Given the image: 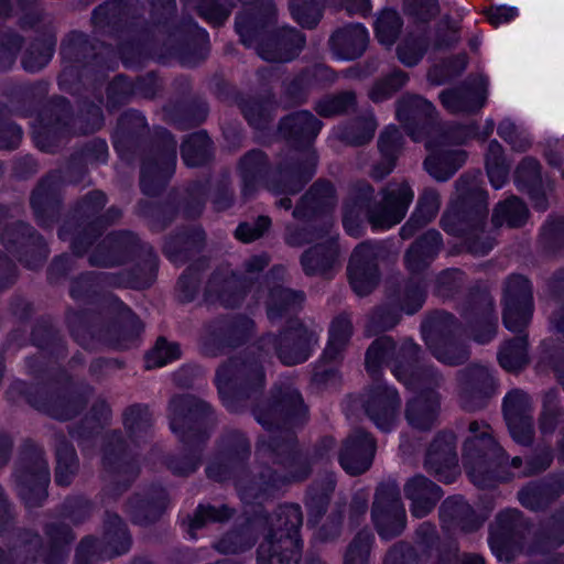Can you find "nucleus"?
Returning <instances> with one entry per match:
<instances>
[{
    "mask_svg": "<svg viewBox=\"0 0 564 564\" xmlns=\"http://www.w3.org/2000/svg\"><path fill=\"white\" fill-rule=\"evenodd\" d=\"M400 404L397 390L382 382L370 387L362 401L366 415L382 432H390L393 427Z\"/></svg>",
    "mask_w": 564,
    "mask_h": 564,
    "instance_id": "obj_36",
    "label": "nucleus"
},
{
    "mask_svg": "<svg viewBox=\"0 0 564 564\" xmlns=\"http://www.w3.org/2000/svg\"><path fill=\"white\" fill-rule=\"evenodd\" d=\"M108 202L107 195L100 189L88 192L79 198L58 229V238L73 241L84 232H91L90 224L99 217Z\"/></svg>",
    "mask_w": 564,
    "mask_h": 564,
    "instance_id": "obj_29",
    "label": "nucleus"
},
{
    "mask_svg": "<svg viewBox=\"0 0 564 564\" xmlns=\"http://www.w3.org/2000/svg\"><path fill=\"white\" fill-rule=\"evenodd\" d=\"M254 322L246 315H223L204 324L198 350L208 358H217L226 349H236L245 345L252 335Z\"/></svg>",
    "mask_w": 564,
    "mask_h": 564,
    "instance_id": "obj_19",
    "label": "nucleus"
},
{
    "mask_svg": "<svg viewBox=\"0 0 564 564\" xmlns=\"http://www.w3.org/2000/svg\"><path fill=\"white\" fill-rule=\"evenodd\" d=\"M238 107L252 128L264 130L273 120L274 99L273 96H249L237 99Z\"/></svg>",
    "mask_w": 564,
    "mask_h": 564,
    "instance_id": "obj_58",
    "label": "nucleus"
},
{
    "mask_svg": "<svg viewBox=\"0 0 564 564\" xmlns=\"http://www.w3.org/2000/svg\"><path fill=\"white\" fill-rule=\"evenodd\" d=\"M338 254V243L335 237L330 236L325 241L306 249L300 258V263L308 276L325 275L334 268Z\"/></svg>",
    "mask_w": 564,
    "mask_h": 564,
    "instance_id": "obj_48",
    "label": "nucleus"
},
{
    "mask_svg": "<svg viewBox=\"0 0 564 564\" xmlns=\"http://www.w3.org/2000/svg\"><path fill=\"white\" fill-rule=\"evenodd\" d=\"M404 138L400 129L390 124L379 134L377 148L380 153V160L372 165L370 176L375 181H382L397 166L398 159L402 152Z\"/></svg>",
    "mask_w": 564,
    "mask_h": 564,
    "instance_id": "obj_45",
    "label": "nucleus"
},
{
    "mask_svg": "<svg viewBox=\"0 0 564 564\" xmlns=\"http://www.w3.org/2000/svg\"><path fill=\"white\" fill-rule=\"evenodd\" d=\"M142 17L143 8L139 0H108L93 10L91 24L100 35L121 39L127 34L128 39L118 43L117 48L121 56V44L132 42L137 45Z\"/></svg>",
    "mask_w": 564,
    "mask_h": 564,
    "instance_id": "obj_18",
    "label": "nucleus"
},
{
    "mask_svg": "<svg viewBox=\"0 0 564 564\" xmlns=\"http://www.w3.org/2000/svg\"><path fill=\"white\" fill-rule=\"evenodd\" d=\"M30 206L36 224L51 229L62 214V194L59 172H50L43 176L31 193Z\"/></svg>",
    "mask_w": 564,
    "mask_h": 564,
    "instance_id": "obj_25",
    "label": "nucleus"
},
{
    "mask_svg": "<svg viewBox=\"0 0 564 564\" xmlns=\"http://www.w3.org/2000/svg\"><path fill=\"white\" fill-rule=\"evenodd\" d=\"M94 388L86 382L75 384L70 377L64 380H47L39 384H28L17 380L6 391V398L13 404L25 402L39 412L58 421L77 416L87 405Z\"/></svg>",
    "mask_w": 564,
    "mask_h": 564,
    "instance_id": "obj_9",
    "label": "nucleus"
},
{
    "mask_svg": "<svg viewBox=\"0 0 564 564\" xmlns=\"http://www.w3.org/2000/svg\"><path fill=\"white\" fill-rule=\"evenodd\" d=\"M377 127L373 115L358 116L339 128L338 139L350 147H362L373 139Z\"/></svg>",
    "mask_w": 564,
    "mask_h": 564,
    "instance_id": "obj_63",
    "label": "nucleus"
},
{
    "mask_svg": "<svg viewBox=\"0 0 564 564\" xmlns=\"http://www.w3.org/2000/svg\"><path fill=\"white\" fill-rule=\"evenodd\" d=\"M54 440V480L59 487H68L79 471V458L74 445L63 432H55Z\"/></svg>",
    "mask_w": 564,
    "mask_h": 564,
    "instance_id": "obj_49",
    "label": "nucleus"
},
{
    "mask_svg": "<svg viewBox=\"0 0 564 564\" xmlns=\"http://www.w3.org/2000/svg\"><path fill=\"white\" fill-rule=\"evenodd\" d=\"M408 279L403 288L398 283L386 286L387 303L377 306L366 325L368 336L387 332L399 324L401 312L412 315L423 303V237H416L403 256Z\"/></svg>",
    "mask_w": 564,
    "mask_h": 564,
    "instance_id": "obj_8",
    "label": "nucleus"
},
{
    "mask_svg": "<svg viewBox=\"0 0 564 564\" xmlns=\"http://www.w3.org/2000/svg\"><path fill=\"white\" fill-rule=\"evenodd\" d=\"M61 55L68 64L58 76L61 88L73 91L78 83L102 80L112 68L116 50L111 44L91 40L82 31H70L61 43Z\"/></svg>",
    "mask_w": 564,
    "mask_h": 564,
    "instance_id": "obj_10",
    "label": "nucleus"
},
{
    "mask_svg": "<svg viewBox=\"0 0 564 564\" xmlns=\"http://www.w3.org/2000/svg\"><path fill=\"white\" fill-rule=\"evenodd\" d=\"M50 113H39L37 124L33 128V141L43 152L55 153L69 133V127L54 124L50 121Z\"/></svg>",
    "mask_w": 564,
    "mask_h": 564,
    "instance_id": "obj_62",
    "label": "nucleus"
},
{
    "mask_svg": "<svg viewBox=\"0 0 564 564\" xmlns=\"http://www.w3.org/2000/svg\"><path fill=\"white\" fill-rule=\"evenodd\" d=\"M503 412L512 438L519 444H529L533 436L529 395L521 390L511 391L505 398Z\"/></svg>",
    "mask_w": 564,
    "mask_h": 564,
    "instance_id": "obj_41",
    "label": "nucleus"
},
{
    "mask_svg": "<svg viewBox=\"0 0 564 564\" xmlns=\"http://www.w3.org/2000/svg\"><path fill=\"white\" fill-rule=\"evenodd\" d=\"M395 118L413 141L423 140V97L403 94L395 102Z\"/></svg>",
    "mask_w": 564,
    "mask_h": 564,
    "instance_id": "obj_54",
    "label": "nucleus"
},
{
    "mask_svg": "<svg viewBox=\"0 0 564 564\" xmlns=\"http://www.w3.org/2000/svg\"><path fill=\"white\" fill-rule=\"evenodd\" d=\"M181 156L189 167H199L213 160L214 144L205 130L188 134L181 144Z\"/></svg>",
    "mask_w": 564,
    "mask_h": 564,
    "instance_id": "obj_59",
    "label": "nucleus"
},
{
    "mask_svg": "<svg viewBox=\"0 0 564 564\" xmlns=\"http://www.w3.org/2000/svg\"><path fill=\"white\" fill-rule=\"evenodd\" d=\"M381 199L371 184L358 181L351 184L343 204V225L352 237H359L366 220L373 230H387L406 216L414 193L408 181H390L380 191Z\"/></svg>",
    "mask_w": 564,
    "mask_h": 564,
    "instance_id": "obj_4",
    "label": "nucleus"
},
{
    "mask_svg": "<svg viewBox=\"0 0 564 564\" xmlns=\"http://www.w3.org/2000/svg\"><path fill=\"white\" fill-rule=\"evenodd\" d=\"M169 505L166 490L160 485H151L143 492H135L124 505L131 521L139 525L156 522Z\"/></svg>",
    "mask_w": 564,
    "mask_h": 564,
    "instance_id": "obj_39",
    "label": "nucleus"
},
{
    "mask_svg": "<svg viewBox=\"0 0 564 564\" xmlns=\"http://www.w3.org/2000/svg\"><path fill=\"white\" fill-rule=\"evenodd\" d=\"M303 541L263 540L257 549V564H300Z\"/></svg>",
    "mask_w": 564,
    "mask_h": 564,
    "instance_id": "obj_52",
    "label": "nucleus"
},
{
    "mask_svg": "<svg viewBox=\"0 0 564 564\" xmlns=\"http://www.w3.org/2000/svg\"><path fill=\"white\" fill-rule=\"evenodd\" d=\"M253 516L260 533L267 531L263 540L292 539L294 541H302L303 513L299 505H281L271 514L263 507H259V510H253Z\"/></svg>",
    "mask_w": 564,
    "mask_h": 564,
    "instance_id": "obj_27",
    "label": "nucleus"
},
{
    "mask_svg": "<svg viewBox=\"0 0 564 564\" xmlns=\"http://www.w3.org/2000/svg\"><path fill=\"white\" fill-rule=\"evenodd\" d=\"M150 23H144L138 34V43L120 45L121 59L127 66L140 64L152 56L165 62L177 59L183 66L193 67L208 53V34L192 18L176 20V0H147Z\"/></svg>",
    "mask_w": 564,
    "mask_h": 564,
    "instance_id": "obj_2",
    "label": "nucleus"
},
{
    "mask_svg": "<svg viewBox=\"0 0 564 564\" xmlns=\"http://www.w3.org/2000/svg\"><path fill=\"white\" fill-rule=\"evenodd\" d=\"M206 234L200 226L183 228L171 235L163 247V253L173 263L184 264L193 254L202 251Z\"/></svg>",
    "mask_w": 564,
    "mask_h": 564,
    "instance_id": "obj_46",
    "label": "nucleus"
},
{
    "mask_svg": "<svg viewBox=\"0 0 564 564\" xmlns=\"http://www.w3.org/2000/svg\"><path fill=\"white\" fill-rule=\"evenodd\" d=\"M121 217L122 210L117 206H110L108 209L101 213L99 217L90 224L91 232H84L73 241L72 251L74 256L77 258L84 257L98 240V238L102 236L104 231L108 227L116 225L121 219Z\"/></svg>",
    "mask_w": 564,
    "mask_h": 564,
    "instance_id": "obj_60",
    "label": "nucleus"
},
{
    "mask_svg": "<svg viewBox=\"0 0 564 564\" xmlns=\"http://www.w3.org/2000/svg\"><path fill=\"white\" fill-rule=\"evenodd\" d=\"M11 480L17 496L28 509L39 508L48 497L50 465L45 449L32 438H24L18 448Z\"/></svg>",
    "mask_w": 564,
    "mask_h": 564,
    "instance_id": "obj_13",
    "label": "nucleus"
},
{
    "mask_svg": "<svg viewBox=\"0 0 564 564\" xmlns=\"http://www.w3.org/2000/svg\"><path fill=\"white\" fill-rule=\"evenodd\" d=\"M336 476L328 473L325 476L315 479L306 490L305 507L307 509L308 520L317 524L326 514L333 494L336 488Z\"/></svg>",
    "mask_w": 564,
    "mask_h": 564,
    "instance_id": "obj_53",
    "label": "nucleus"
},
{
    "mask_svg": "<svg viewBox=\"0 0 564 564\" xmlns=\"http://www.w3.org/2000/svg\"><path fill=\"white\" fill-rule=\"evenodd\" d=\"M97 554L104 558H113L128 553L132 546V535L122 518L106 511L102 536L97 539Z\"/></svg>",
    "mask_w": 564,
    "mask_h": 564,
    "instance_id": "obj_42",
    "label": "nucleus"
},
{
    "mask_svg": "<svg viewBox=\"0 0 564 564\" xmlns=\"http://www.w3.org/2000/svg\"><path fill=\"white\" fill-rule=\"evenodd\" d=\"M166 416L182 444H207L215 424L209 403L191 393L174 394L167 402Z\"/></svg>",
    "mask_w": 564,
    "mask_h": 564,
    "instance_id": "obj_14",
    "label": "nucleus"
},
{
    "mask_svg": "<svg viewBox=\"0 0 564 564\" xmlns=\"http://www.w3.org/2000/svg\"><path fill=\"white\" fill-rule=\"evenodd\" d=\"M65 321L74 340L84 348L96 340L113 349H129L143 330L139 317L111 293L104 296L102 312L69 308Z\"/></svg>",
    "mask_w": 564,
    "mask_h": 564,
    "instance_id": "obj_5",
    "label": "nucleus"
},
{
    "mask_svg": "<svg viewBox=\"0 0 564 564\" xmlns=\"http://www.w3.org/2000/svg\"><path fill=\"white\" fill-rule=\"evenodd\" d=\"M121 416L124 432L135 446H141L153 437V415L148 404L128 405Z\"/></svg>",
    "mask_w": 564,
    "mask_h": 564,
    "instance_id": "obj_51",
    "label": "nucleus"
},
{
    "mask_svg": "<svg viewBox=\"0 0 564 564\" xmlns=\"http://www.w3.org/2000/svg\"><path fill=\"white\" fill-rule=\"evenodd\" d=\"M304 225L288 224L284 229V242L293 248H300L330 237L333 227L332 217H324L319 221L304 220Z\"/></svg>",
    "mask_w": 564,
    "mask_h": 564,
    "instance_id": "obj_56",
    "label": "nucleus"
},
{
    "mask_svg": "<svg viewBox=\"0 0 564 564\" xmlns=\"http://www.w3.org/2000/svg\"><path fill=\"white\" fill-rule=\"evenodd\" d=\"M137 260L129 271L143 275L151 270L153 282L156 279L159 259L153 248L141 242L139 237L129 230H116L106 235L88 254V264L95 268H115Z\"/></svg>",
    "mask_w": 564,
    "mask_h": 564,
    "instance_id": "obj_12",
    "label": "nucleus"
},
{
    "mask_svg": "<svg viewBox=\"0 0 564 564\" xmlns=\"http://www.w3.org/2000/svg\"><path fill=\"white\" fill-rule=\"evenodd\" d=\"M323 122L308 110H299L284 116L279 121V132L286 142L294 148L290 152H297L303 155L316 154L312 145L317 138ZM317 159V155H315Z\"/></svg>",
    "mask_w": 564,
    "mask_h": 564,
    "instance_id": "obj_30",
    "label": "nucleus"
},
{
    "mask_svg": "<svg viewBox=\"0 0 564 564\" xmlns=\"http://www.w3.org/2000/svg\"><path fill=\"white\" fill-rule=\"evenodd\" d=\"M252 414L269 433L258 437L256 457L282 469L281 488L308 479L314 464L310 454L300 448L295 429L307 423L310 411L294 382L289 379L274 382L268 397L253 405Z\"/></svg>",
    "mask_w": 564,
    "mask_h": 564,
    "instance_id": "obj_1",
    "label": "nucleus"
},
{
    "mask_svg": "<svg viewBox=\"0 0 564 564\" xmlns=\"http://www.w3.org/2000/svg\"><path fill=\"white\" fill-rule=\"evenodd\" d=\"M369 33L361 23H350L333 32L328 40L333 54L339 59L354 61L368 47Z\"/></svg>",
    "mask_w": 564,
    "mask_h": 564,
    "instance_id": "obj_44",
    "label": "nucleus"
},
{
    "mask_svg": "<svg viewBox=\"0 0 564 564\" xmlns=\"http://www.w3.org/2000/svg\"><path fill=\"white\" fill-rule=\"evenodd\" d=\"M153 284V273L135 275L134 271L95 272L86 271L69 281V296L80 303H93L106 288L144 290Z\"/></svg>",
    "mask_w": 564,
    "mask_h": 564,
    "instance_id": "obj_20",
    "label": "nucleus"
},
{
    "mask_svg": "<svg viewBox=\"0 0 564 564\" xmlns=\"http://www.w3.org/2000/svg\"><path fill=\"white\" fill-rule=\"evenodd\" d=\"M488 78L478 75L456 87L441 93L444 108L456 115H471L479 111L487 101Z\"/></svg>",
    "mask_w": 564,
    "mask_h": 564,
    "instance_id": "obj_34",
    "label": "nucleus"
},
{
    "mask_svg": "<svg viewBox=\"0 0 564 564\" xmlns=\"http://www.w3.org/2000/svg\"><path fill=\"white\" fill-rule=\"evenodd\" d=\"M503 323L513 333H521L528 325L533 311L531 285L522 275L508 279L503 293Z\"/></svg>",
    "mask_w": 564,
    "mask_h": 564,
    "instance_id": "obj_28",
    "label": "nucleus"
},
{
    "mask_svg": "<svg viewBox=\"0 0 564 564\" xmlns=\"http://www.w3.org/2000/svg\"><path fill=\"white\" fill-rule=\"evenodd\" d=\"M210 192V180H194L174 188L164 204L154 206L141 200L139 207L144 216L151 217L159 230L165 229L178 216L187 220L199 218L205 209Z\"/></svg>",
    "mask_w": 564,
    "mask_h": 564,
    "instance_id": "obj_16",
    "label": "nucleus"
},
{
    "mask_svg": "<svg viewBox=\"0 0 564 564\" xmlns=\"http://www.w3.org/2000/svg\"><path fill=\"white\" fill-rule=\"evenodd\" d=\"M420 346L405 339L398 347L395 357L391 358V370L395 378L408 389L420 390L423 386V369L420 362Z\"/></svg>",
    "mask_w": 564,
    "mask_h": 564,
    "instance_id": "obj_43",
    "label": "nucleus"
},
{
    "mask_svg": "<svg viewBox=\"0 0 564 564\" xmlns=\"http://www.w3.org/2000/svg\"><path fill=\"white\" fill-rule=\"evenodd\" d=\"M520 514L514 509L500 512L490 527L489 545L499 561L508 560L507 543L517 527Z\"/></svg>",
    "mask_w": 564,
    "mask_h": 564,
    "instance_id": "obj_61",
    "label": "nucleus"
},
{
    "mask_svg": "<svg viewBox=\"0 0 564 564\" xmlns=\"http://www.w3.org/2000/svg\"><path fill=\"white\" fill-rule=\"evenodd\" d=\"M0 241L9 253L30 270L41 268L50 254L44 237L32 225L22 220L7 225Z\"/></svg>",
    "mask_w": 564,
    "mask_h": 564,
    "instance_id": "obj_23",
    "label": "nucleus"
},
{
    "mask_svg": "<svg viewBox=\"0 0 564 564\" xmlns=\"http://www.w3.org/2000/svg\"><path fill=\"white\" fill-rule=\"evenodd\" d=\"M349 283L358 296L370 294L379 282V269L375 246L359 243L352 251L347 267Z\"/></svg>",
    "mask_w": 564,
    "mask_h": 564,
    "instance_id": "obj_35",
    "label": "nucleus"
},
{
    "mask_svg": "<svg viewBox=\"0 0 564 564\" xmlns=\"http://www.w3.org/2000/svg\"><path fill=\"white\" fill-rule=\"evenodd\" d=\"M113 145L128 161L140 155L141 192L147 196H159L176 167L177 142L173 134L164 128H158L150 138L145 117L135 109H129L118 119Z\"/></svg>",
    "mask_w": 564,
    "mask_h": 564,
    "instance_id": "obj_3",
    "label": "nucleus"
},
{
    "mask_svg": "<svg viewBox=\"0 0 564 564\" xmlns=\"http://www.w3.org/2000/svg\"><path fill=\"white\" fill-rule=\"evenodd\" d=\"M463 457L470 480L478 487H490L494 477L484 469V465L490 458L502 462L505 452L492 438L490 427L474 421L469 424V436L464 444Z\"/></svg>",
    "mask_w": 564,
    "mask_h": 564,
    "instance_id": "obj_21",
    "label": "nucleus"
},
{
    "mask_svg": "<svg viewBox=\"0 0 564 564\" xmlns=\"http://www.w3.org/2000/svg\"><path fill=\"white\" fill-rule=\"evenodd\" d=\"M251 455L249 438L240 431L225 433L218 444V451L206 467L209 479L223 482L237 477L246 467Z\"/></svg>",
    "mask_w": 564,
    "mask_h": 564,
    "instance_id": "obj_24",
    "label": "nucleus"
},
{
    "mask_svg": "<svg viewBox=\"0 0 564 564\" xmlns=\"http://www.w3.org/2000/svg\"><path fill=\"white\" fill-rule=\"evenodd\" d=\"M377 451L375 437L362 429H356L343 441L338 463L350 476H359L370 469Z\"/></svg>",
    "mask_w": 564,
    "mask_h": 564,
    "instance_id": "obj_32",
    "label": "nucleus"
},
{
    "mask_svg": "<svg viewBox=\"0 0 564 564\" xmlns=\"http://www.w3.org/2000/svg\"><path fill=\"white\" fill-rule=\"evenodd\" d=\"M260 534L256 518L248 516L243 522L227 531L214 545L223 554H239L249 551Z\"/></svg>",
    "mask_w": 564,
    "mask_h": 564,
    "instance_id": "obj_50",
    "label": "nucleus"
},
{
    "mask_svg": "<svg viewBox=\"0 0 564 564\" xmlns=\"http://www.w3.org/2000/svg\"><path fill=\"white\" fill-rule=\"evenodd\" d=\"M31 339L41 351L26 359L28 372L35 378H40L47 371L45 352L57 360L66 357L67 349L63 336L51 317H41L36 321L31 333Z\"/></svg>",
    "mask_w": 564,
    "mask_h": 564,
    "instance_id": "obj_26",
    "label": "nucleus"
},
{
    "mask_svg": "<svg viewBox=\"0 0 564 564\" xmlns=\"http://www.w3.org/2000/svg\"><path fill=\"white\" fill-rule=\"evenodd\" d=\"M304 300L303 291L274 285L270 289L265 301L267 316L271 322H278L288 314L300 310Z\"/></svg>",
    "mask_w": 564,
    "mask_h": 564,
    "instance_id": "obj_57",
    "label": "nucleus"
},
{
    "mask_svg": "<svg viewBox=\"0 0 564 564\" xmlns=\"http://www.w3.org/2000/svg\"><path fill=\"white\" fill-rule=\"evenodd\" d=\"M352 335V323L348 314L336 316L329 327L328 344L323 352V362L337 360Z\"/></svg>",
    "mask_w": 564,
    "mask_h": 564,
    "instance_id": "obj_64",
    "label": "nucleus"
},
{
    "mask_svg": "<svg viewBox=\"0 0 564 564\" xmlns=\"http://www.w3.org/2000/svg\"><path fill=\"white\" fill-rule=\"evenodd\" d=\"M242 180L241 194L249 199L256 193L261 181L265 180L269 191L275 194H297L312 180L316 172L314 153L303 155L297 152L286 153L270 173L268 155L260 149H252L239 160Z\"/></svg>",
    "mask_w": 564,
    "mask_h": 564,
    "instance_id": "obj_7",
    "label": "nucleus"
},
{
    "mask_svg": "<svg viewBox=\"0 0 564 564\" xmlns=\"http://www.w3.org/2000/svg\"><path fill=\"white\" fill-rule=\"evenodd\" d=\"M267 361L256 341L218 365L214 383L227 408L234 409L235 402L246 401L262 393L267 383L263 366Z\"/></svg>",
    "mask_w": 564,
    "mask_h": 564,
    "instance_id": "obj_11",
    "label": "nucleus"
},
{
    "mask_svg": "<svg viewBox=\"0 0 564 564\" xmlns=\"http://www.w3.org/2000/svg\"><path fill=\"white\" fill-rule=\"evenodd\" d=\"M101 465L107 474L104 494L115 500L127 492L140 476L139 455L129 448L121 430H111L105 434Z\"/></svg>",
    "mask_w": 564,
    "mask_h": 564,
    "instance_id": "obj_15",
    "label": "nucleus"
},
{
    "mask_svg": "<svg viewBox=\"0 0 564 564\" xmlns=\"http://www.w3.org/2000/svg\"><path fill=\"white\" fill-rule=\"evenodd\" d=\"M279 473L268 465L258 466L256 470L243 467L237 477L236 488L240 499L247 505H257L254 510L262 507V502L274 497L281 489Z\"/></svg>",
    "mask_w": 564,
    "mask_h": 564,
    "instance_id": "obj_31",
    "label": "nucleus"
},
{
    "mask_svg": "<svg viewBox=\"0 0 564 564\" xmlns=\"http://www.w3.org/2000/svg\"><path fill=\"white\" fill-rule=\"evenodd\" d=\"M251 284V279L239 275L228 268H218L206 284L205 297L209 302H218L226 308H235L242 303Z\"/></svg>",
    "mask_w": 564,
    "mask_h": 564,
    "instance_id": "obj_33",
    "label": "nucleus"
},
{
    "mask_svg": "<svg viewBox=\"0 0 564 564\" xmlns=\"http://www.w3.org/2000/svg\"><path fill=\"white\" fill-rule=\"evenodd\" d=\"M169 122L180 130H188L200 126L208 117L209 107L199 96L189 100L171 101L163 108Z\"/></svg>",
    "mask_w": 564,
    "mask_h": 564,
    "instance_id": "obj_47",
    "label": "nucleus"
},
{
    "mask_svg": "<svg viewBox=\"0 0 564 564\" xmlns=\"http://www.w3.org/2000/svg\"><path fill=\"white\" fill-rule=\"evenodd\" d=\"M43 530L48 544L42 554V562L44 564H63L68 556L69 545L76 538L75 533L64 522L46 523Z\"/></svg>",
    "mask_w": 564,
    "mask_h": 564,
    "instance_id": "obj_55",
    "label": "nucleus"
},
{
    "mask_svg": "<svg viewBox=\"0 0 564 564\" xmlns=\"http://www.w3.org/2000/svg\"><path fill=\"white\" fill-rule=\"evenodd\" d=\"M43 538L34 529H13L4 550L0 546V564H37L43 554Z\"/></svg>",
    "mask_w": 564,
    "mask_h": 564,
    "instance_id": "obj_37",
    "label": "nucleus"
},
{
    "mask_svg": "<svg viewBox=\"0 0 564 564\" xmlns=\"http://www.w3.org/2000/svg\"><path fill=\"white\" fill-rule=\"evenodd\" d=\"M455 437L452 433L438 434L425 455V470L434 473L440 481L449 484L459 474Z\"/></svg>",
    "mask_w": 564,
    "mask_h": 564,
    "instance_id": "obj_40",
    "label": "nucleus"
},
{
    "mask_svg": "<svg viewBox=\"0 0 564 564\" xmlns=\"http://www.w3.org/2000/svg\"><path fill=\"white\" fill-rule=\"evenodd\" d=\"M317 335L299 319L289 321L278 334L268 333L257 340L261 356L269 361L275 356L284 366L305 362L317 344Z\"/></svg>",
    "mask_w": 564,
    "mask_h": 564,
    "instance_id": "obj_17",
    "label": "nucleus"
},
{
    "mask_svg": "<svg viewBox=\"0 0 564 564\" xmlns=\"http://www.w3.org/2000/svg\"><path fill=\"white\" fill-rule=\"evenodd\" d=\"M370 516L380 539L389 541L403 533L406 512L395 480L380 482L376 487Z\"/></svg>",
    "mask_w": 564,
    "mask_h": 564,
    "instance_id": "obj_22",
    "label": "nucleus"
},
{
    "mask_svg": "<svg viewBox=\"0 0 564 564\" xmlns=\"http://www.w3.org/2000/svg\"><path fill=\"white\" fill-rule=\"evenodd\" d=\"M336 202V189L333 183L319 178L300 198L292 215L299 220L319 221L324 217H330L329 214Z\"/></svg>",
    "mask_w": 564,
    "mask_h": 564,
    "instance_id": "obj_38",
    "label": "nucleus"
},
{
    "mask_svg": "<svg viewBox=\"0 0 564 564\" xmlns=\"http://www.w3.org/2000/svg\"><path fill=\"white\" fill-rule=\"evenodd\" d=\"M278 13L275 4L263 0L236 17V31L241 43L253 47L267 62L286 63L295 59L306 44L305 34L295 28L275 29Z\"/></svg>",
    "mask_w": 564,
    "mask_h": 564,
    "instance_id": "obj_6",
    "label": "nucleus"
}]
</instances>
